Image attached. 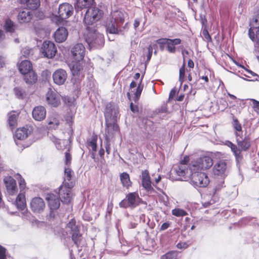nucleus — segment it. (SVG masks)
<instances>
[{"label": "nucleus", "instance_id": "obj_1", "mask_svg": "<svg viewBox=\"0 0 259 259\" xmlns=\"http://www.w3.org/2000/svg\"><path fill=\"white\" fill-rule=\"evenodd\" d=\"M236 142L237 145L230 141H227L226 145L230 148L236 161L240 162L243 159V151H247L251 147V140L249 137L242 138L243 135L238 132H235Z\"/></svg>", "mask_w": 259, "mask_h": 259}, {"label": "nucleus", "instance_id": "obj_2", "mask_svg": "<svg viewBox=\"0 0 259 259\" xmlns=\"http://www.w3.org/2000/svg\"><path fill=\"white\" fill-rule=\"evenodd\" d=\"M104 15V11L98 7H92L88 8L83 18V22L87 26V29L89 31V26L101 20Z\"/></svg>", "mask_w": 259, "mask_h": 259}, {"label": "nucleus", "instance_id": "obj_3", "mask_svg": "<svg viewBox=\"0 0 259 259\" xmlns=\"http://www.w3.org/2000/svg\"><path fill=\"white\" fill-rule=\"evenodd\" d=\"M212 159L208 156H202L191 161L190 171H202L210 168L213 165Z\"/></svg>", "mask_w": 259, "mask_h": 259}, {"label": "nucleus", "instance_id": "obj_4", "mask_svg": "<svg viewBox=\"0 0 259 259\" xmlns=\"http://www.w3.org/2000/svg\"><path fill=\"white\" fill-rule=\"evenodd\" d=\"M190 176L192 183L196 187H206L209 183L208 177L201 171H190Z\"/></svg>", "mask_w": 259, "mask_h": 259}, {"label": "nucleus", "instance_id": "obj_5", "mask_svg": "<svg viewBox=\"0 0 259 259\" xmlns=\"http://www.w3.org/2000/svg\"><path fill=\"white\" fill-rule=\"evenodd\" d=\"M190 157L188 155L184 156L182 158L176 167L175 170L178 176L186 178L190 176L189 164L190 163Z\"/></svg>", "mask_w": 259, "mask_h": 259}, {"label": "nucleus", "instance_id": "obj_6", "mask_svg": "<svg viewBox=\"0 0 259 259\" xmlns=\"http://www.w3.org/2000/svg\"><path fill=\"white\" fill-rule=\"evenodd\" d=\"M140 199L139 195L136 192H131L126 195L125 198L122 200L119 203L121 208H134L139 205V200Z\"/></svg>", "mask_w": 259, "mask_h": 259}, {"label": "nucleus", "instance_id": "obj_7", "mask_svg": "<svg viewBox=\"0 0 259 259\" xmlns=\"http://www.w3.org/2000/svg\"><path fill=\"white\" fill-rule=\"evenodd\" d=\"M57 52L54 42L50 40H45L41 47L40 52L44 57L52 59L55 57Z\"/></svg>", "mask_w": 259, "mask_h": 259}, {"label": "nucleus", "instance_id": "obj_8", "mask_svg": "<svg viewBox=\"0 0 259 259\" xmlns=\"http://www.w3.org/2000/svg\"><path fill=\"white\" fill-rule=\"evenodd\" d=\"M113 111L112 109L109 108H106V111L104 113L105 118V125L106 126L112 129L113 131L118 132L119 131V127L118 124L116 123V113L114 112V116L112 115Z\"/></svg>", "mask_w": 259, "mask_h": 259}, {"label": "nucleus", "instance_id": "obj_9", "mask_svg": "<svg viewBox=\"0 0 259 259\" xmlns=\"http://www.w3.org/2000/svg\"><path fill=\"white\" fill-rule=\"evenodd\" d=\"M85 53L84 46L80 43L75 45L71 50L73 61H81L83 60Z\"/></svg>", "mask_w": 259, "mask_h": 259}, {"label": "nucleus", "instance_id": "obj_10", "mask_svg": "<svg viewBox=\"0 0 259 259\" xmlns=\"http://www.w3.org/2000/svg\"><path fill=\"white\" fill-rule=\"evenodd\" d=\"M45 207V202L41 197H35L31 199L30 208L33 213H40L44 210Z\"/></svg>", "mask_w": 259, "mask_h": 259}, {"label": "nucleus", "instance_id": "obj_11", "mask_svg": "<svg viewBox=\"0 0 259 259\" xmlns=\"http://www.w3.org/2000/svg\"><path fill=\"white\" fill-rule=\"evenodd\" d=\"M74 9L69 3H65L59 5L58 8L59 17L61 20L68 18L73 14Z\"/></svg>", "mask_w": 259, "mask_h": 259}, {"label": "nucleus", "instance_id": "obj_12", "mask_svg": "<svg viewBox=\"0 0 259 259\" xmlns=\"http://www.w3.org/2000/svg\"><path fill=\"white\" fill-rule=\"evenodd\" d=\"M5 184L7 193L10 195H16L18 191L16 180L11 176H7L4 178Z\"/></svg>", "mask_w": 259, "mask_h": 259}, {"label": "nucleus", "instance_id": "obj_13", "mask_svg": "<svg viewBox=\"0 0 259 259\" xmlns=\"http://www.w3.org/2000/svg\"><path fill=\"white\" fill-rule=\"evenodd\" d=\"M33 130V127L31 125L26 124L17 128L15 131L14 137L19 140H24L31 134Z\"/></svg>", "mask_w": 259, "mask_h": 259}, {"label": "nucleus", "instance_id": "obj_14", "mask_svg": "<svg viewBox=\"0 0 259 259\" xmlns=\"http://www.w3.org/2000/svg\"><path fill=\"white\" fill-rule=\"evenodd\" d=\"M73 171L69 167L64 168V174L62 185H65L69 188H72L75 184V181L73 179Z\"/></svg>", "mask_w": 259, "mask_h": 259}, {"label": "nucleus", "instance_id": "obj_15", "mask_svg": "<svg viewBox=\"0 0 259 259\" xmlns=\"http://www.w3.org/2000/svg\"><path fill=\"white\" fill-rule=\"evenodd\" d=\"M65 185H61L59 188V194L60 200L63 203L68 204L72 199L71 189Z\"/></svg>", "mask_w": 259, "mask_h": 259}, {"label": "nucleus", "instance_id": "obj_16", "mask_svg": "<svg viewBox=\"0 0 259 259\" xmlns=\"http://www.w3.org/2000/svg\"><path fill=\"white\" fill-rule=\"evenodd\" d=\"M46 100L48 104L54 107H57L61 104L60 95L51 89L46 94Z\"/></svg>", "mask_w": 259, "mask_h": 259}, {"label": "nucleus", "instance_id": "obj_17", "mask_svg": "<svg viewBox=\"0 0 259 259\" xmlns=\"http://www.w3.org/2000/svg\"><path fill=\"white\" fill-rule=\"evenodd\" d=\"M52 77L55 84L59 85H62L67 78V73L65 70L58 69L53 73Z\"/></svg>", "mask_w": 259, "mask_h": 259}, {"label": "nucleus", "instance_id": "obj_18", "mask_svg": "<svg viewBox=\"0 0 259 259\" xmlns=\"http://www.w3.org/2000/svg\"><path fill=\"white\" fill-rule=\"evenodd\" d=\"M46 109L42 106L35 107L32 112V115L33 119L36 121H42L46 117Z\"/></svg>", "mask_w": 259, "mask_h": 259}, {"label": "nucleus", "instance_id": "obj_19", "mask_svg": "<svg viewBox=\"0 0 259 259\" xmlns=\"http://www.w3.org/2000/svg\"><path fill=\"white\" fill-rule=\"evenodd\" d=\"M255 32L254 27L248 30V35L251 40L254 43L255 51L259 54V26L256 27Z\"/></svg>", "mask_w": 259, "mask_h": 259}, {"label": "nucleus", "instance_id": "obj_20", "mask_svg": "<svg viewBox=\"0 0 259 259\" xmlns=\"http://www.w3.org/2000/svg\"><path fill=\"white\" fill-rule=\"evenodd\" d=\"M227 170V163L224 160H221L214 164L212 171L214 175L222 176Z\"/></svg>", "mask_w": 259, "mask_h": 259}, {"label": "nucleus", "instance_id": "obj_21", "mask_svg": "<svg viewBox=\"0 0 259 259\" xmlns=\"http://www.w3.org/2000/svg\"><path fill=\"white\" fill-rule=\"evenodd\" d=\"M68 36V31L66 28L60 27L55 31L54 37L57 42L61 43L64 41Z\"/></svg>", "mask_w": 259, "mask_h": 259}, {"label": "nucleus", "instance_id": "obj_22", "mask_svg": "<svg viewBox=\"0 0 259 259\" xmlns=\"http://www.w3.org/2000/svg\"><path fill=\"white\" fill-rule=\"evenodd\" d=\"M48 205L51 211L58 209L60 205L59 198L53 194H48L46 198Z\"/></svg>", "mask_w": 259, "mask_h": 259}, {"label": "nucleus", "instance_id": "obj_23", "mask_svg": "<svg viewBox=\"0 0 259 259\" xmlns=\"http://www.w3.org/2000/svg\"><path fill=\"white\" fill-rule=\"evenodd\" d=\"M48 127L49 129H57L60 124L59 116L56 113H53L47 119Z\"/></svg>", "mask_w": 259, "mask_h": 259}, {"label": "nucleus", "instance_id": "obj_24", "mask_svg": "<svg viewBox=\"0 0 259 259\" xmlns=\"http://www.w3.org/2000/svg\"><path fill=\"white\" fill-rule=\"evenodd\" d=\"M33 17V14L28 10H24L20 12L17 16L18 22L21 23L29 22Z\"/></svg>", "mask_w": 259, "mask_h": 259}, {"label": "nucleus", "instance_id": "obj_25", "mask_svg": "<svg viewBox=\"0 0 259 259\" xmlns=\"http://www.w3.org/2000/svg\"><path fill=\"white\" fill-rule=\"evenodd\" d=\"M142 184L143 187L147 191L153 190L149 171L147 169L142 172Z\"/></svg>", "mask_w": 259, "mask_h": 259}, {"label": "nucleus", "instance_id": "obj_26", "mask_svg": "<svg viewBox=\"0 0 259 259\" xmlns=\"http://www.w3.org/2000/svg\"><path fill=\"white\" fill-rule=\"evenodd\" d=\"M19 113L13 110L8 114V122L11 130L14 129L17 126L18 118Z\"/></svg>", "mask_w": 259, "mask_h": 259}, {"label": "nucleus", "instance_id": "obj_27", "mask_svg": "<svg viewBox=\"0 0 259 259\" xmlns=\"http://www.w3.org/2000/svg\"><path fill=\"white\" fill-rule=\"evenodd\" d=\"M106 27L107 31L110 34H118L119 32L116 20L113 17L107 20Z\"/></svg>", "mask_w": 259, "mask_h": 259}, {"label": "nucleus", "instance_id": "obj_28", "mask_svg": "<svg viewBox=\"0 0 259 259\" xmlns=\"http://www.w3.org/2000/svg\"><path fill=\"white\" fill-rule=\"evenodd\" d=\"M71 71L73 75H79L82 74L83 73V67L85 65V62L83 61H73Z\"/></svg>", "mask_w": 259, "mask_h": 259}, {"label": "nucleus", "instance_id": "obj_29", "mask_svg": "<svg viewBox=\"0 0 259 259\" xmlns=\"http://www.w3.org/2000/svg\"><path fill=\"white\" fill-rule=\"evenodd\" d=\"M94 0H76L74 8L76 11H81L89 7L93 4Z\"/></svg>", "mask_w": 259, "mask_h": 259}, {"label": "nucleus", "instance_id": "obj_30", "mask_svg": "<svg viewBox=\"0 0 259 259\" xmlns=\"http://www.w3.org/2000/svg\"><path fill=\"white\" fill-rule=\"evenodd\" d=\"M16 204L18 209L23 210L26 207L25 192L20 193L16 199Z\"/></svg>", "mask_w": 259, "mask_h": 259}, {"label": "nucleus", "instance_id": "obj_31", "mask_svg": "<svg viewBox=\"0 0 259 259\" xmlns=\"http://www.w3.org/2000/svg\"><path fill=\"white\" fill-rule=\"evenodd\" d=\"M19 71L23 74L32 71V65L28 60L22 61L19 65Z\"/></svg>", "mask_w": 259, "mask_h": 259}, {"label": "nucleus", "instance_id": "obj_32", "mask_svg": "<svg viewBox=\"0 0 259 259\" xmlns=\"http://www.w3.org/2000/svg\"><path fill=\"white\" fill-rule=\"evenodd\" d=\"M120 181L122 186L128 189L132 186V182L131 181L130 175L126 172H123L119 175Z\"/></svg>", "mask_w": 259, "mask_h": 259}, {"label": "nucleus", "instance_id": "obj_33", "mask_svg": "<svg viewBox=\"0 0 259 259\" xmlns=\"http://www.w3.org/2000/svg\"><path fill=\"white\" fill-rule=\"evenodd\" d=\"M182 40L180 38L167 39V50L171 53H175L176 51L175 45H178L181 43Z\"/></svg>", "mask_w": 259, "mask_h": 259}, {"label": "nucleus", "instance_id": "obj_34", "mask_svg": "<svg viewBox=\"0 0 259 259\" xmlns=\"http://www.w3.org/2000/svg\"><path fill=\"white\" fill-rule=\"evenodd\" d=\"M21 4L25 5L29 9L36 10L40 5L39 0H19Z\"/></svg>", "mask_w": 259, "mask_h": 259}, {"label": "nucleus", "instance_id": "obj_35", "mask_svg": "<svg viewBox=\"0 0 259 259\" xmlns=\"http://www.w3.org/2000/svg\"><path fill=\"white\" fill-rule=\"evenodd\" d=\"M24 79L26 83L32 84L37 81V75L33 71L24 74Z\"/></svg>", "mask_w": 259, "mask_h": 259}, {"label": "nucleus", "instance_id": "obj_36", "mask_svg": "<svg viewBox=\"0 0 259 259\" xmlns=\"http://www.w3.org/2000/svg\"><path fill=\"white\" fill-rule=\"evenodd\" d=\"M71 239L76 247H78L82 239V234L80 233V230L71 233Z\"/></svg>", "mask_w": 259, "mask_h": 259}, {"label": "nucleus", "instance_id": "obj_37", "mask_svg": "<svg viewBox=\"0 0 259 259\" xmlns=\"http://www.w3.org/2000/svg\"><path fill=\"white\" fill-rule=\"evenodd\" d=\"M98 136L97 135L94 134L91 138L89 139L87 141V144L88 147H91L94 152H96L97 144V142Z\"/></svg>", "mask_w": 259, "mask_h": 259}, {"label": "nucleus", "instance_id": "obj_38", "mask_svg": "<svg viewBox=\"0 0 259 259\" xmlns=\"http://www.w3.org/2000/svg\"><path fill=\"white\" fill-rule=\"evenodd\" d=\"M143 79V76H142L141 78L140 82L138 83V85L136 89V91L134 93V100L136 103L138 102L144 88V84H142Z\"/></svg>", "mask_w": 259, "mask_h": 259}, {"label": "nucleus", "instance_id": "obj_39", "mask_svg": "<svg viewBox=\"0 0 259 259\" xmlns=\"http://www.w3.org/2000/svg\"><path fill=\"white\" fill-rule=\"evenodd\" d=\"M4 27L7 32L13 33L15 31L16 25L11 19H7L5 21Z\"/></svg>", "mask_w": 259, "mask_h": 259}, {"label": "nucleus", "instance_id": "obj_40", "mask_svg": "<svg viewBox=\"0 0 259 259\" xmlns=\"http://www.w3.org/2000/svg\"><path fill=\"white\" fill-rule=\"evenodd\" d=\"M96 30H93V32H89L86 35L85 40L89 46H94L96 43V35L95 33Z\"/></svg>", "mask_w": 259, "mask_h": 259}, {"label": "nucleus", "instance_id": "obj_41", "mask_svg": "<svg viewBox=\"0 0 259 259\" xmlns=\"http://www.w3.org/2000/svg\"><path fill=\"white\" fill-rule=\"evenodd\" d=\"M185 72V58H184L183 63L179 69V81L181 85L186 80Z\"/></svg>", "mask_w": 259, "mask_h": 259}, {"label": "nucleus", "instance_id": "obj_42", "mask_svg": "<svg viewBox=\"0 0 259 259\" xmlns=\"http://www.w3.org/2000/svg\"><path fill=\"white\" fill-rule=\"evenodd\" d=\"M232 119V125L234 128L235 130V132H238L240 134V135H242V128L241 123L239 122L238 119L234 115H233Z\"/></svg>", "mask_w": 259, "mask_h": 259}, {"label": "nucleus", "instance_id": "obj_43", "mask_svg": "<svg viewBox=\"0 0 259 259\" xmlns=\"http://www.w3.org/2000/svg\"><path fill=\"white\" fill-rule=\"evenodd\" d=\"M160 259H178V253L175 251H171L162 255Z\"/></svg>", "mask_w": 259, "mask_h": 259}, {"label": "nucleus", "instance_id": "obj_44", "mask_svg": "<svg viewBox=\"0 0 259 259\" xmlns=\"http://www.w3.org/2000/svg\"><path fill=\"white\" fill-rule=\"evenodd\" d=\"M67 227L71 230L72 233L79 230V227L76 225V220L74 218L71 219L67 224Z\"/></svg>", "mask_w": 259, "mask_h": 259}, {"label": "nucleus", "instance_id": "obj_45", "mask_svg": "<svg viewBox=\"0 0 259 259\" xmlns=\"http://www.w3.org/2000/svg\"><path fill=\"white\" fill-rule=\"evenodd\" d=\"M171 213L172 215L178 217H184L188 214L186 211L180 208H175L172 209Z\"/></svg>", "mask_w": 259, "mask_h": 259}, {"label": "nucleus", "instance_id": "obj_46", "mask_svg": "<svg viewBox=\"0 0 259 259\" xmlns=\"http://www.w3.org/2000/svg\"><path fill=\"white\" fill-rule=\"evenodd\" d=\"M116 17L114 19L116 20V23L122 24L124 21V13L121 12H116Z\"/></svg>", "mask_w": 259, "mask_h": 259}, {"label": "nucleus", "instance_id": "obj_47", "mask_svg": "<svg viewBox=\"0 0 259 259\" xmlns=\"http://www.w3.org/2000/svg\"><path fill=\"white\" fill-rule=\"evenodd\" d=\"M72 156L70 153V150L68 149L65 153V164L69 166L71 163Z\"/></svg>", "mask_w": 259, "mask_h": 259}, {"label": "nucleus", "instance_id": "obj_48", "mask_svg": "<svg viewBox=\"0 0 259 259\" xmlns=\"http://www.w3.org/2000/svg\"><path fill=\"white\" fill-rule=\"evenodd\" d=\"M116 131H113L112 129L109 127L108 126H106L105 128V139L107 138L110 140L111 138H112Z\"/></svg>", "mask_w": 259, "mask_h": 259}, {"label": "nucleus", "instance_id": "obj_49", "mask_svg": "<svg viewBox=\"0 0 259 259\" xmlns=\"http://www.w3.org/2000/svg\"><path fill=\"white\" fill-rule=\"evenodd\" d=\"M18 176L19 177V179L18 180V183L19 185V188L20 189V191L22 192L25 190L26 188V182L25 180L22 177L21 175L18 174Z\"/></svg>", "mask_w": 259, "mask_h": 259}, {"label": "nucleus", "instance_id": "obj_50", "mask_svg": "<svg viewBox=\"0 0 259 259\" xmlns=\"http://www.w3.org/2000/svg\"><path fill=\"white\" fill-rule=\"evenodd\" d=\"M250 101L252 103L254 111L259 114V101L253 99H250Z\"/></svg>", "mask_w": 259, "mask_h": 259}, {"label": "nucleus", "instance_id": "obj_51", "mask_svg": "<svg viewBox=\"0 0 259 259\" xmlns=\"http://www.w3.org/2000/svg\"><path fill=\"white\" fill-rule=\"evenodd\" d=\"M6 251L7 249L0 245V259H7Z\"/></svg>", "mask_w": 259, "mask_h": 259}, {"label": "nucleus", "instance_id": "obj_52", "mask_svg": "<svg viewBox=\"0 0 259 259\" xmlns=\"http://www.w3.org/2000/svg\"><path fill=\"white\" fill-rule=\"evenodd\" d=\"M202 35L204 38L207 40V41L209 42L212 40L211 37L210 35H209L208 31L207 29H204L202 31Z\"/></svg>", "mask_w": 259, "mask_h": 259}, {"label": "nucleus", "instance_id": "obj_53", "mask_svg": "<svg viewBox=\"0 0 259 259\" xmlns=\"http://www.w3.org/2000/svg\"><path fill=\"white\" fill-rule=\"evenodd\" d=\"M106 142H105V149H106V153L109 155L110 153V140L108 138L107 139H105Z\"/></svg>", "mask_w": 259, "mask_h": 259}, {"label": "nucleus", "instance_id": "obj_54", "mask_svg": "<svg viewBox=\"0 0 259 259\" xmlns=\"http://www.w3.org/2000/svg\"><path fill=\"white\" fill-rule=\"evenodd\" d=\"M130 109L133 113L139 112V106L137 105H134L133 102L130 103Z\"/></svg>", "mask_w": 259, "mask_h": 259}, {"label": "nucleus", "instance_id": "obj_55", "mask_svg": "<svg viewBox=\"0 0 259 259\" xmlns=\"http://www.w3.org/2000/svg\"><path fill=\"white\" fill-rule=\"evenodd\" d=\"M148 54L147 56V59L149 61L151 59L153 52V47L152 45L149 46V47H148Z\"/></svg>", "mask_w": 259, "mask_h": 259}, {"label": "nucleus", "instance_id": "obj_56", "mask_svg": "<svg viewBox=\"0 0 259 259\" xmlns=\"http://www.w3.org/2000/svg\"><path fill=\"white\" fill-rule=\"evenodd\" d=\"M177 247L179 249H186L188 247V245L186 242H179L177 244Z\"/></svg>", "mask_w": 259, "mask_h": 259}, {"label": "nucleus", "instance_id": "obj_57", "mask_svg": "<svg viewBox=\"0 0 259 259\" xmlns=\"http://www.w3.org/2000/svg\"><path fill=\"white\" fill-rule=\"evenodd\" d=\"M170 223L169 222H165L163 223L160 228V231H164L166 230L168 228L170 227Z\"/></svg>", "mask_w": 259, "mask_h": 259}, {"label": "nucleus", "instance_id": "obj_58", "mask_svg": "<svg viewBox=\"0 0 259 259\" xmlns=\"http://www.w3.org/2000/svg\"><path fill=\"white\" fill-rule=\"evenodd\" d=\"M176 92H177V91H176V88H173L171 90V91H170L169 94V97H168L169 100H171L174 98V97L176 95Z\"/></svg>", "mask_w": 259, "mask_h": 259}, {"label": "nucleus", "instance_id": "obj_59", "mask_svg": "<svg viewBox=\"0 0 259 259\" xmlns=\"http://www.w3.org/2000/svg\"><path fill=\"white\" fill-rule=\"evenodd\" d=\"M15 93L16 95L19 97L22 98L23 97V93L22 91L19 88H16L14 89Z\"/></svg>", "mask_w": 259, "mask_h": 259}, {"label": "nucleus", "instance_id": "obj_60", "mask_svg": "<svg viewBox=\"0 0 259 259\" xmlns=\"http://www.w3.org/2000/svg\"><path fill=\"white\" fill-rule=\"evenodd\" d=\"M253 25H255L256 27L259 26V13L256 16L254 21L252 22Z\"/></svg>", "mask_w": 259, "mask_h": 259}, {"label": "nucleus", "instance_id": "obj_61", "mask_svg": "<svg viewBox=\"0 0 259 259\" xmlns=\"http://www.w3.org/2000/svg\"><path fill=\"white\" fill-rule=\"evenodd\" d=\"M167 38H161L157 40V42L160 45L167 44Z\"/></svg>", "mask_w": 259, "mask_h": 259}, {"label": "nucleus", "instance_id": "obj_62", "mask_svg": "<svg viewBox=\"0 0 259 259\" xmlns=\"http://www.w3.org/2000/svg\"><path fill=\"white\" fill-rule=\"evenodd\" d=\"M188 67L190 68H193L194 67V63L192 60L189 59L188 61Z\"/></svg>", "mask_w": 259, "mask_h": 259}, {"label": "nucleus", "instance_id": "obj_63", "mask_svg": "<svg viewBox=\"0 0 259 259\" xmlns=\"http://www.w3.org/2000/svg\"><path fill=\"white\" fill-rule=\"evenodd\" d=\"M140 22L138 19H135L134 21V26L135 29H137L140 25Z\"/></svg>", "mask_w": 259, "mask_h": 259}, {"label": "nucleus", "instance_id": "obj_64", "mask_svg": "<svg viewBox=\"0 0 259 259\" xmlns=\"http://www.w3.org/2000/svg\"><path fill=\"white\" fill-rule=\"evenodd\" d=\"M185 95L184 94H180L176 99V101H182L184 100Z\"/></svg>", "mask_w": 259, "mask_h": 259}]
</instances>
